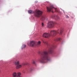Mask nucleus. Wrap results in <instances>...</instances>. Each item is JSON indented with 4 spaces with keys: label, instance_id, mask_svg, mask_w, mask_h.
<instances>
[{
    "label": "nucleus",
    "instance_id": "f257e3e1",
    "mask_svg": "<svg viewBox=\"0 0 77 77\" xmlns=\"http://www.w3.org/2000/svg\"><path fill=\"white\" fill-rule=\"evenodd\" d=\"M41 55L42 56L39 60V61L42 63H45L48 60V53L47 51L43 52Z\"/></svg>",
    "mask_w": 77,
    "mask_h": 77
},
{
    "label": "nucleus",
    "instance_id": "f03ea898",
    "mask_svg": "<svg viewBox=\"0 0 77 77\" xmlns=\"http://www.w3.org/2000/svg\"><path fill=\"white\" fill-rule=\"evenodd\" d=\"M28 12L29 14H34V15L36 17H40L43 13L42 11L40 10H36L33 11L29 10L28 11Z\"/></svg>",
    "mask_w": 77,
    "mask_h": 77
},
{
    "label": "nucleus",
    "instance_id": "7ed1b4c3",
    "mask_svg": "<svg viewBox=\"0 0 77 77\" xmlns=\"http://www.w3.org/2000/svg\"><path fill=\"white\" fill-rule=\"evenodd\" d=\"M59 30H58L57 31L55 30H52L50 32V34H49L48 36H55L56 35H57V33H59L60 35H62L63 32V29H61L59 31Z\"/></svg>",
    "mask_w": 77,
    "mask_h": 77
},
{
    "label": "nucleus",
    "instance_id": "20e7f679",
    "mask_svg": "<svg viewBox=\"0 0 77 77\" xmlns=\"http://www.w3.org/2000/svg\"><path fill=\"white\" fill-rule=\"evenodd\" d=\"M15 65L16 66V69H19V68H21L22 67V65L20 64L19 61H17L15 62Z\"/></svg>",
    "mask_w": 77,
    "mask_h": 77
},
{
    "label": "nucleus",
    "instance_id": "39448f33",
    "mask_svg": "<svg viewBox=\"0 0 77 77\" xmlns=\"http://www.w3.org/2000/svg\"><path fill=\"white\" fill-rule=\"evenodd\" d=\"M56 47V46L53 45L52 46L51 49L49 51V53L54 54V49Z\"/></svg>",
    "mask_w": 77,
    "mask_h": 77
},
{
    "label": "nucleus",
    "instance_id": "423d86ee",
    "mask_svg": "<svg viewBox=\"0 0 77 77\" xmlns=\"http://www.w3.org/2000/svg\"><path fill=\"white\" fill-rule=\"evenodd\" d=\"M13 77H21V73L18 72L17 74L16 72H14L12 74Z\"/></svg>",
    "mask_w": 77,
    "mask_h": 77
},
{
    "label": "nucleus",
    "instance_id": "0eeeda50",
    "mask_svg": "<svg viewBox=\"0 0 77 77\" xmlns=\"http://www.w3.org/2000/svg\"><path fill=\"white\" fill-rule=\"evenodd\" d=\"M54 26V23L53 21H50L49 22V28H52Z\"/></svg>",
    "mask_w": 77,
    "mask_h": 77
},
{
    "label": "nucleus",
    "instance_id": "6e6552de",
    "mask_svg": "<svg viewBox=\"0 0 77 77\" xmlns=\"http://www.w3.org/2000/svg\"><path fill=\"white\" fill-rule=\"evenodd\" d=\"M36 45V42L35 41H30L29 42V45L31 47L35 46Z\"/></svg>",
    "mask_w": 77,
    "mask_h": 77
},
{
    "label": "nucleus",
    "instance_id": "1a4fd4ad",
    "mask_svg": "<svg viewBox=\"0 0 77 77\" xmlns=\"http://www.w3.org/2000/svg\"><path fill=\"white\" fill-rule=\"evenodd\" d=\"M54 8V7H53V5H51V6L50 8H48V12H52L53 13V9Z\"/></svg>",
    "mask_w": 77,
    "mask_h": 77
},
{
    "label": "nucleus",
    "instance_id": "9d476101",
    "mask_svg": "<svg viewBox=\"0 0 77 77\" xmlns=\"http://www.w3.org/2000/svg\"><path fill=\"white\" fill-rule=\"evenodd\" d=\"M48 33H44L43 35V36L44 38H48Z\"/></svg>",
    "mask_w": 77,
    "mask_h": 77
},
{
    "label": "nucleus",
    "instance_id": "9b49d317",
    "mask_svg": "<svg viewBox=\"0 0 77 77\" xmlns=\"http://www.w3.org/2000/svg\"><path fill=\"white\" fill-rule=\"evenodd\" d=\"M45 19V17H44V16H42L41 18V21H44Z\"/></svg>",
    "mask_w": 77,
    "mask_h": 77
},
{
    "label": "nucleus",
    "instance_id": "f8f14e48",
    "mask_svg": "<svg viewBox=\"0 0 77 77\" xmlns=\"http://www.w3.org/2000/svg\"><path fill=\"white\" fill-rule=\"evenodd\" d=\"M56 19L54 18V19H55L56 20H60V18L59 17H56Z\"/></svg>",
    "mask_w": 77,
    "mask_h": 77
},
{
    "label": "nucleus",
    "instance_id": "ddd939ff",
    "mask_svg": "<svg viewBox=\"0 0 77 77\" xmlns=\"http://www.w3.org/2000/svg\"><path fill=\"white\" fill-rule=\"evenodd\" d=\"M26 47V45H22V49H23V48H25Z\"/></svg>",
    "mask_w": 77,
    "mask_h": 77
},
{
    "label": "nucleus",
    "instance_id": "4468645a",
    "mask_svg": "<svg viewBox=\"0 0 77 77\" xmlns=\"http://www.w3.org/2000/svg\"><path fill=\"white\" fill-rule=\"evenodd\" d=\"M41 42L40 41H38V42L37 45H40V44H41Z\"/></svg>",
    "mask_w": 77,
    "mask_h": 77
},
{
    "label": "nucleus",
    "instance_id": "2eb2a0df",
    "mask_svg": "<svg viewBox=\"0 0 77 77\" xmlns=\"http://www.w3.org/2000/svg\"><path fill=\"white\" fill-rule=\"evenodd\" d=\"M55 10L56 12H59V11H58L57 10V8H55Z\"/></svg>",
    "mask_w": 77,
    "mask_h": 77
},
{
    "label": "nucleus",
    "instance_id": "dca6fc26",
    "mask_svg": "<svg viewBox=\"0 0 77 77\" xmlns=\"http://www.w3.org/2000/svg\"><path fill=\"white\" fill-rule=\"evenodd\" d=\"M32 63L33 64H34V65H35V64H36V63H35V61H34V60L33 61Z\"/></svg>",
    "mask_w": 77,
    "mask_h": 77
},
{
    "label": "nucleus",
    "instance_id": "f3484780",
    "mask_svg": "<svg viewBox=\"0 0 77 77\" xmlns=\"http://www.w3.org/2000/svg\"><path fill=\"white\" fill-rule=\"evenodd\" d=\"M43 43H44L45 44H46V45H48V42H43Z\"/></svg>",
    "mask_w": 77,
    "mask_h": 77
},
{
    "label": "nucleus",
    "instance_id": "a211bd4d",
    "mask_svg": "<svg viewBox=\"0 0 77 77\" xmlns=\"http://www.w3.org/2000/svg\"><path fill=\"white\" fill-rule=\"evenodd\" d=\"M61 38H58L57 39V41H60V40Z\"/></svg>",
    "mask_w": 77,
    "mask_h": 77
},
{
    "label": "nucleus",
    "instance_id": "6ab92c4d",
    "mask_svg": "<svg viewBox=\"0 0 77 77\" xmlns=\"http://www.w3.org/2000/svg\"><path fill=\"white\" fill-rule=\"evenodd\" d=\"M42 27H44V23H42Z\"/></svg>",
    "mask_w": 77,
    "mask_h": 77
},
{
    "label": "nucleus",
    "instance_id": "aec40b11",
    "mask_svg": "<svg viewBox=\"0 0 77 77\" xmlns=\"http://www.w3.org/2000/svg\"><path fill=\"white\" fill-rule=\"evenodd\" d=\"M47 12H48V7H47Z\"/></svg>",
    "mask_w": 77,
    "mask_h": 77
},
{
    "label": "nucleus",
    "instance_id": "412c9836",
    "mask_svg": "<svg viewBox=\"0 0 77 77\" xmlns=\"http://www.w3.org/2000/svg\"><path fill=\"white\" fill-rule=\"evenodd\" d=\"M66 17H67V18H69V17L68 16H66Z\"/></svg>",
    "mask_w": 77,
    "mask_h": 77
},
{
    "label": "nucleus",
    "instance_id": "4be33fe9",
    "mask_svg": "<svg viewBox=\"0 0 77 77\" xmlns=\"http://www.w3.org/2000/svg\"><path fill=\"white\" fill-rule=\"evenodd\" d=\"M24 65H27V63L26 64H24Z\"/></svg>",
    "mask_w": 77,
    "mask_h": 77
},
{
    "label": "nucleus",
    "instance_id": "5701e85b",
    "mask_svg": "<svg viewBox=\"0 0 77 77\" xmlns=\"http://www.w3.org/2000/svg\"><path fill=\"white\" fill-rule=\"evenodd\" d=\"M47 25H48V23Z\"/></svg>",
    "mask_w": 77,
    "mask_h": 77
},
{
    "label": "nucleus",
    "instance_id": "b1692460",
    "mask_svg": "<svg viewBox=\"0 0 77 77\" xmlns=\"http://www.w3.org/2000/svg\"><path fill=\"white\" fill-rule=\"evenodd\" d=\"M48 60H49V59Z\"/></svg>",
    "mask_w": 77,
    "mask_h": 77
}]
</instances>
